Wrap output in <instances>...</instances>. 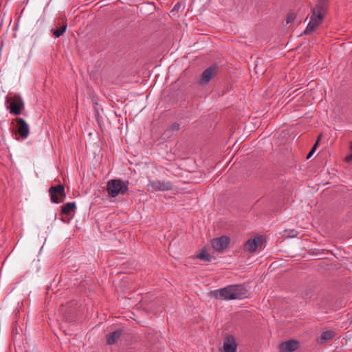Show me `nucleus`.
Here are the masks:
<instances>
[{
  "label": "nucleus",
  "instance_id": "nucleus-8",
  "mask_svg": "<svg viewBox=\"0 0 352 352\" xmlns=\"http://www.w3.org/2000/svg\"><path fill=\"white\" fill-rule=\"evenodd\" d=\"M230 242V240L229 237L227 236H221L212 241V246L216 252L222 253L228 247Z\"/></svg>",
  "mask_w": 352,
  "mask_h": 352
},
{
  "label": "nucleus",
  "instance_id": "nucleus-3",
  "mask_svg": "<svg viewBox=\"0 0 352 352\" xmlns=\"http://www.w3.org/2000/svg\"><path fill=\"white\" fill-rule=\"evenodd\" d=\"M6 103L7 109H9L11 114L19 116L21 113L22 110L24 109V102L21 96L14 95L12 96L7 97Z\"/></svg>",
  "mask_w": 352,
  "mask_h": 352
},
{
  "label": "nucleus",
  "instance_id": "nucleus-21",
  "mask_svg": "<svg viewBox=\"0 0 352 352\" xmlns=\"http://www.w3.org/2000/svg\"><path fill=\"white\" fill-rule=\"evenodd\" d=\"M320 137H321V135L318 137V138L317 141H316V143L314 144V146H313V147H312V148H311V151H314V152H315V151H316V148H317V146H318V142H319V140H320Z\"/></svg>",
  "mask_w": 352,
  "mask_h": 352
},
{
  "label": "nucleus",
  "instance_id": "nucleus-13",
  "mask_svg": "<svg viewBox=\"0 0 352 352\" xmlns=\"http://www.w3.org/2000/svg\"><path fill=\"white\" fill-rule=\"evenodd\" d=\"M329 7V0H318L316 6L312 9V12L321 14L324 16Z\"/></svg>",
  "mask_w": 352,
  "mask_h": 352
},
{
  "label": "nucleus",
  "instance_id": "nucleus-25",
  "mask_svg": "<svg viewBox=\"0 0 352 352\" xmlns=\"http://www.w3.org/2000/svg\"><path fill=\"white\" fill-rule=\"evenodd\" d=\"M314 153V151H310V152L308 153L307 156V159H309L312 155Z\"/></svg>",
  "mask_w": 352,
  "mask_h": 352
},
{
  "label": "nucleus",
  "instance_id": "nucleus-18",
  "mask_svg": "<svg viewBox=\"0 0 352 352\" xmlns=\"http://www.w3.org/2000/svg\"><path fill=\"white\" fill-rule=\"evenodd\" d=\"M197 258H199L201 260L205 261H210L211 258H212L211 256L204 250H202L197 255Z\"/></svg>",
  "mask_w": 352,
  "mask_h": 352
},
{
  "label": "nucleus",
  "instance_id": "nucleus-14",
  "mask_svg": "<svg viewBox=\"0 0 352 352\" xmlns=\"http://www.w3.org/2000/svg\"><path fill=\"white\" fill-rule=\"evenodd\" d=\"M76 209V204L75 202L66 203L61 207V214L65 215H70L75 213Z\"/></svg>",
  "mask_w": 352,
  "mask_h": 352
},
{
  "label": "nucleus",
  "instance_id": "nucleus-23",
  "mask_svg": "<svg viewBox=\"0 0 352 352\" xmlns=\"http://www.w3.org/2000/svg\"><path fill=\"white\" fill-rule=\"evenodd\" d=\"M351 160H352V153L345 157V161L346 162H350Z\"/></svg>",
  "mask_w": 352,
  "mask_h": 352
},
{
  "label": "nucleus",
  "instance_id": "nucleus-7",
  "mask_svg": "<svg viewBox=\"0 0 352 352\" xmlns=\"http://www.w3.org/2000/svg\"><path fill=\"white\" fill-rule=\"evenodd\" d=\"M218 66L213 65L206 69L199 79V84L201 85H207L212 78H213L218 73Z\"/></svg>",
  "mask_w": 352,
  "mask_h": 352
},
{
  "label": "nucleus",
  "instance_id": "nucleus-1",
  "mask_svg": "<svg viewBox=\"0 0 352 352\" xmlns=\"http://www.w3.org/2000/svg\"><path fill=\"white\" fill-rule=\"evenodd\" d=\"M247 293V289L241 285H229L214 292L216 296L219 295L221 298L225 300L241 299Z\"/></svg>",
  "mask_w": 352,
  "mask_h": 352
},
{
  "label": "nucleus",
  "instance_id": "nucleus-6",
  "mask_svg": "<svg viewBox=\"0 0 352 352\" xmlns=\"http://www.w3.org/2000/svg\"><path fill=\"white\" fill-rule=\"evenodd\" d=\"M173 184L169 181H160L157 179L151 180L148 182V187L151 188L152 191H166L173 188Z\"/></svg>",
  "mask_w": 352,
  "mask_h": 352
},
{
  "label": "nucleus",
  "instance_id": "nucleus-24",
  "mask_svg": "<svg viewBox=\"0 0 352 352\" xmlns=\"http://www.w3.org/2000/svg\"><path fill=\"white\" fill-rule=\"evenodd\" d=\"M60 220H61L63 222L65 223H69V221H70L69 219H67V218H65V217H61V218H60Z\"/></svg>",
  "mask_w": 352,
  "mask_h": 352
},
{
  "label": "nucleus",
  "instance_id": "nucleus-4",
  "mask_svg": "<svg viewBox=\"0 0 352 352\" xmlns=\"http://www.w3.org/2000/svg\"><path fill=\"white\" fill-rule=\"evenodd\" d=\"M49 193L52 201L56 204L63 202L66 197L64 186L61 184L51 186L49 188Z\"/></svg>",
  "mask_w": 352,
  "mask_h": 352
},
{
  "label": "nucleus",
  "instance_id": "nucleus-15",
  "mask_svg": "<svg viewBox=\"0 0 352 352\" xmlns=\"http://www.w3.org/2000/svg\"><path fill=\"white\" fill-rule=\"evenodd\" d=\"M122 330H116L113 332L110 333L107 336V342L108 344H114L122 335Z\"/></svg>",
  "mask_w": 352,
  "mask_h": 352
},
{
  "label": "nucleus",
  "instance_id": "nucleus-5",
  "mask_svg": "<svg viewBox=\"0 0 352 352\" xmlns=\"http://www.w3.org/2000/svg\"><path fill=\"white\" fill-rule=\"evenodd\" d=\"M324 18V16L321 14H317L312 12L309 23L304 30L303 34L309 35L312 33L322 23Z\"/></svg>",
  "mask_w": 352,
  "mask_h": 352
},
{
  "label": "nucleus",
  "instance_id": "nucleus-12",
  "mask_svg": "<svg viewBox=\"0 0 352 352\" xmlns=\"http://www.w3.org/2000/svg\"><path fill=\"white\" fill-rule=\"evenodd\" d=\"M298 347L299 342L294 340L283 342L279 346V349L282 352H293Z\"/></svg>",
  "mask_w": 352,
  "mask_h": 352
},
{
  "label": "nucleus",
  "instance_id": "nucleus-20",
  "mask_svg": "<svg viewBox=\"0 0 352 352\" xmlns=\"http://www.w3.org/2000/svg\"><path fill=\"white\" fill-rule=\"evenodd\" d=\"M170 128L172 131H178L179 129V124L175 122L170 126Z\"/></svg>",
  "mask_w": 352,
  "mask_h": 352
},
{
  "label": "nucleus",
  "instance_id": "nucleus-28",
  "mask_svg": "<svg viewBox=\"0 0 352 352\" xmlns=\"http://www.w3.org/2000/svg\"><path fill=\"white\" fill-rule=\"evenodd\" d=\"M175 8H176V9H178V7H177V5H176V6H175Z\"/></svg>",
  "mask_w": 352,
  "mask_h": 352
},
{
  "label": "nucleus",
  "instance_id": "nucleus-19",
  "mask_svg": "<svg viewBox=\"0 0 352 352\" xmlns=\"http://www.w3.org/2000/svg\"><path fill=\"white\" fill-rule=\"evenodd\" d=\"M295 18H296V14L294 13H292V12L289 13L287 16L286 23L287 24H289V23L293 22L294 21Z\"/></svg>",
  "mask_w": 352,
  "mask_h": 352
},
{
  "label": "nucleus",
  "instance_id": "nucleus-29",
  "mask_svg": "<svg viewBox=\"0 0 352 352\" xmlns=\"http://www.w3.org/2000/svg\"><path fill=\"white\" fill-rule=\"evenodd\" d=\"M351 149L352 150V142L351 143Z\"/></svg>",
  "mask_w": 352,
  "mask_h": 352
},
{
  "label": "nucleus",
  "instance_id": "nucleus-26",
  "mask_svg": "<svg viewBox=\"0 0 352 352\" xmlns=\"http://www.w3.org/2000/svg\"><path fill=\"white\" fill-rule=\"evenodd\" d=\"M289 236H296V232L295 230H292L291 234L289 235Z\"/></svg>",
  "mask_w": 352,
  "mask_h": 352
},
{
  "label": "nucleus",
  "instance_id": "nucleus-27",
  "mask_svg": "<svg viewBox=\"0 0 352 352\" xmlns=\"http://www.w3.org/2000/svg\"><path fill=\"white\" fill-rule=\"evenodd\" d=\"M175 8H176V9H178V7H177V5H176V6H175Z\"/></svg>",
  "mask_w": 352,
  "mask_h": 352
},
{
  "label": "nucleus",
  "instance_id": "nucleus-11",
  "mask_svg": "<svg viewBox=\"0 0 352 352\" xmlns=\"http://www.w3.org/2000/svg\"><path fill=\"white\" fill-rule=\"evenodd\" d=\"M237 345L234 338L232 336H226L223 340V349L221 352H236Z\"/></svg>",
  "mask_w": 352,
  "mask_h": 352
},
{
  "label": "nucleus",
  "instance_id": "nucleus-9",
  "mask_svg": "<svg viewBox=\"0 0 352 352\" xmlns=\"http://www.w3.org/2000/svg\"><path fill=\"white\" fill-rule=\"evenodd\" d=\"M263 239L261 236H256L248 239L244 245V251L250 253L255 252L258 247L261 246Z\"/></svg>",
  "mask_w": 352,
  "mask_h": 352
},
{
  "label": "nucleus",
  "instance_id": "nucleus-10",
  "mask_svg": "<svg viewBox=\"0 0 352 352\" xmlns=\"http://www.w3.org/2000/svg\"><path fill=\"white\" fill-rule=\"evenodd\" d=\"M16 122L17 133L23 138L26 139L30 133V128L28 123L21 118L15 119Z\"/></svg>",
  "mask_w": 352,
  "mask_h": 352
},
{
  "label": "nucleus",
  "instance_id": "nucleus-22",
  "mask_svg": "<svg viewBox=\"0 0 352 352\" xmlns=\"http://www.w3.org/2000/svg\"><path fill=\"white\" fill-rule=\"evenodd\" d=\"M320 137H321V135L318 137V138L317 141H316V143L314 144V146H313V147H312V148H311V151H314V152H315V151H316V148H317V146H318V142H319V140H320Z\"/></svg>",
  "mask_w": 352,
  "mask_h": 352
},
{
  "label": "nucleus",
  "instance_id": "nucleus-2",
  "mask_svg": "<svg viewBox=\"0 0 352 352\" xmlns=\"http://www.w3.org/2000/svg\"><path fill=\"white\" fill-rule=\"evenodd\" d=\"M128 183V182H124L118 179L109 180L107 184L108 194L112 197H116L119 195H124L129 190Z\"/></svg>",
  "mask_w": 352,
  "mask_h": 352
},
{
  "label": "nucleus",
  "instance_id": "nucleus-17",
  "mask_svg": "<svg viewBox=\"0 0 352 352\" xmlns=\"http://www.w3.org/2000/svg\"><path fill=\"white\" fill-rule=\"evenodd\" d=\"M67 23H65L62 27H60V28L57 29V30H55L54 32H53V34L55 37H59L67 29Z\"/></svg>",
  "mask_w": 352,
  "mask_h": 352
},
{
  "label": "nucleus",
  "instance_id": "nucleus-16",
  "mask_svg": "<svg viewBox=\"0 0 352 352\" xmlns=\"http://www.w3.org/2000/svg\"><path fill=\"white\" fill-rule=\"evenodd\" d=\"M334 336V333L333 331H327L322 333L320 336V343H323L325 341L331 340Z\"/></svg>",
  "mask_w": 352,
  "mask_h": 352
}]
</instances>
